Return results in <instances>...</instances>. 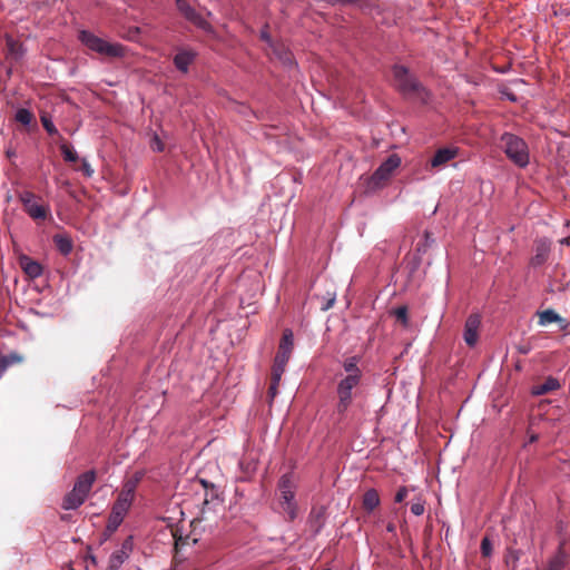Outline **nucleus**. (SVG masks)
<instances>
[{
  "mask_svg": "<svg viewBox=\"0 0 570 570\" xmlns=\"http://www.w3.org/2000/svg\"><path fill=\"white\" fill-rule=\"evenodd\" d=\"M358 357L357 356H351L344 360L343 362V368L346 373V375H356L362 376V371L357 366Z\"/></svg>",
  "mask_w": 570,
  "mask_h": 570,
  "instance_id": "27",
  "label": "nucleus"
},
{
  "mask_svg": "<svg viewBox=\"0 0 570 570\" xmlns=\"http://www.w3.org/2000/svg\"><path fill=\"white\" fill-rule=\"evenodd\" d=\"M176 7L183 16L187 14L193 8L187 0H176Z\"/></svg>",
  "mask_w": 570,
  "mask_h": 570,
  "instance_id": "35",
  "label": "nucleus"
},
{
  "mask_svg": "<svg viewBox=\"0 0 570 570\" xmlns=\"http://www.w3.org/2000/svg\"><path fill=\"white\" fill-rule=\"evenodd\" d=\"M184 18L202 30H212L210 23L205 18H203L194 8H191L189 12L184 16Z\"/></svg>",
  "mask_w": 570,
  "mask_h": 570,
  "instance_id": "23",
  "label": "nucleus"
},
{
  "mask_svg": "<svg viewBox=\"0 0 570 570\" xmlns=\"http://www.w3.org/2000/svg\"><path fill=\"white\" fill-rule=\"evenodd\" d=\"M131 549H132V541H131V537H129L128 539H126L124 541L120 550L127 551V554L129 556V552L131 551Z\"/></svg>",
  "mask_w": 570,
  "mask_h": 570,
  "instance_id": "43",
  "label": "nucleus"
},
{
  "mask_svg": "<svg viewBox=\"0 0 570 570\" xmlns=\"http://www.w3.org/2000/svg\"><path fill=\"white\" fill-rule=\"evenodd\" d=\"M309 522L311 527L317 533L321 530L324 522V509H313L309 514Z\"/></svg>",
  "mask_w": 570,
  "mask_h": 570,
  "instance_id": "28",
  "label": "nucleus"
},
{
  "mask_svg": "<svg viewBox=\"0 0 570 570\" xmlns=\"http://www.w3.org/2000/svg\"><path fill=\"white\" fill-rule=\"evenodd\" d=\"M7 48L9 57L14 60L20 59L23 56L24 51L22 45L10 37L7 38Z\"/></svg>",
  "mask_w": 570,
  "mask_h": 570,
  "instance_id": "26",
  "label": "nucleus"
},
{
  "mask_svg": "<svg viewBox=\"0 0 570 570\" xmlns=\"http://www.w3.org/2000/svg\"><path fill=\"white\" fill-rule=\"evenodd\" d=\"M380 495L375 489H368L363 494L362 504L364 510H366L367 512H372L374 509H376L380 505Z\"/></svg>",
  "mask_w": 570,
  "mask_h": 570,
  "instance_id": "21",
  "label": "nucleus"
},
{
  "mask_svg": "<svg viewBox=\"0 0 570 570\" xmlns=\"http://www.w3.org/2000/svg\"><path fill=\"white\" fill-rule=\"evenodd\" d=\"M362 376L356 375H345L337 383V413L344 414L347 409L351 406L353 401V390L357 387L361 383Z\"/></svg>",
  "mask_w": 570,
  "mask_h": 570,
  "instance_id": "7",
  "label": "nucleus"
},
{
  "mask_svg": "<svg viewBox=\"0 0 570 570\" xmlns=\"http://www.w3.org/2000/svg\"><path fill=\"white\" fill-rule=\"evenodd\" d=\"M560 387V383L557 379L550 376L542 384L533 386L532 393L534 395H544L549 392L556 391Z\"/></svg>",
  "mask_w": 570,
  "mask_h": 570,
  "instance_id": "22",
  "label": "nucleus"
},
{
  "mask_svg": "<svg viewBox=\"0 0 570 570\" xmlns=\"http://www.w3.org/2000/svg\"><path fill=\"white\" fill-rule=\"evenodd\" d=\"M58 141L60 142V150L63 156V159L67 163H76L79 157L78 154L73 150L72 146L69 145L62 136H59Z\"/></svg>",
  "mask_w": 570,
  "mask_h": 570,
  "instance_id": "24",
  "label": "nucleus"
},
{
  "mask_svg": "<svg viewBox=\"0 0 570 570\" xmlns=\"http://www.w3.org/2000/svg\"><path fill=\"white\" fill-rule=\"evenodd\" d=\"M538 317L540 326H546L550 323H559L561 330H566L569 326V323L551 308L538 312Z\"/></svg>",
  "mask_w": 570,
  "mask_h": 570,
  "instance_id": "16",
  "label": "nucleus"
},
{
  "mask_svg": "<svg viewBox=\"0 0 570 570\" xmlns=\"http://www.w3.org/2000/svg\"><path fill=\"white\" fill-rule=\"evenodd\" d=\"M176 7L183 16L187 14L193 8L187 0H176Z\"/></svg>",
  "mask_w": 570,
  "mask_h": 570,
  "instance_id": "36",
  "label": "nucleus"
},
{
  "mask_svg": "<svg viewBox=\"0 0 570 570\" xmlns=\"http://www.w3.org/2000/svg\"><path fill=\"white\" fill-rule=\"evenodd\" d=\"M38 199L40 198L36 194L27 190L19 195V200L23 206V210L33 220H46L50 216V207L38 203Z\"/></svg>",
  "mask_w": 570,
  "mask_h": 570,
  "instance_id": "8",
  "label": "nucleus"
},
{
  "mask_svg": "<svg viewBox=\"0 0 570 570\" xmlns=\"http://www.w3.org/2000/svg\"><path fill=\"white\" fill-rule=\"evenodd\" d=\"M296 483L291 473L284 474L278 481V504L289 521L297 515V504L295 502Z\"/></svg>",
  "mask_w": 570,
  "mask_h": 570,
  "instance_id": "3",
  "label": "nucleus"
},
{
  "mask_svg": "<svg viewBox=\"0 0 570 570\" xmlns=\"http://www.w3.org/2000/svg\"><path fill=\"white\" fill-rule=\"evenodd\" d=\"M86 500L85 495H81L80 493L76 492L75 489H72L69 493L66 494L62 501V508L65 510H75L79 508Z\"/></svg>",
  "mask_w": 570,
  "mask_h": 570,
  "instance_id": "19",
  "label": "nucleus"
},
{
  "mask_svg": "<svg viewBox=\"0 0 570 570\" xmlns=\"http://www.w3.org/2000/svg\"><path fill=\"white\" fill-rule=\"evenodd\" d=\"M79 170H81L86 177H91L95 173L90 164L85 158L81 160Z\"/></svg>",
  "mask_w": 570,
  "mask_h": 570,
  "instance_id": "39",
  "label": "nucleus"
},
{
  "mask_svg": "<svg viewBox=\"0 0 570 570\" xmlns=\"http://www.w3.org/2000/svg\"><path fill=\"white\" fill-rule=\"evenodd\" d=\"M196 58V52L193 50H180L174 57V65L176 68L186 73L188 71V67Z\"/></svg>",
  "mask_w": 570,
  "mask_h": 570,
  "instance_id": "18",
  "label": "nucleus"
},
{
  "mask_svg": "<svg viewBox=\"0 0 570 570\" xmlns=\"http://www.w3.org/2000/svg\"><path fill=\"white\" fill-rule=\"evenodd\" d=\"M521 556V552L518 550H509V554L507 557V562L509 563L510 560L513 562V569L515 568V563L519 561Z\"/></svg>",
  "mask_w": 570,
  "mask_h": 570,
  "instance_id": "41",
  "label": "nucleus"
},
{
  "mask_svg": "<svg viewBox=\"0 0 570 570\" xmlns=\"http://www.w3.org/2000/svg\"><path fill=\"white\" fill-rule=\"evenodd\" d=\"M424 503L421 502V501H417V502H413L411 504V512L414 514V515H422L424 513Z\"/></svg>",
  "mask_w": 570,
  "mask_h": 570,
  "instance_id": "38",
  "label": "nucleus"
},
{
  "mask_svg": "<svg viewBox=\"0 0 570 570\" xmlns=\"http://www.w3.org/2000/svg\"><path fill=\"white\" fill-rule=\"evenodd\" d=\"M40 120H41L43 128L50 136H57L58 138H59V136H61L58 132L57 128L55 127L53 122L51 121V119L48 115H42L40 117Z\"/></svg>",
  "mask_w": 570,
  "mask_h": 570,
  "instance_id": "33",
  "label": "nucleus"
},
{
  "mask_svg": "<svg viewBox=\"0 0 570 570\" xmlns=\"http://www.w3.org/2000/svg\"><path fill=\"white\" fill-rule=\"evenodd\" d=\"M7 156H8V158L13 157V156H14V151H12V150H7Z\"/></svg>",
  "mask_w": 570,
  "mask_h": 570,
  "instance_id": "51",
  "label": "nucleus"
},
{
  "mask_svg": "<svg viewBox=\"0 0 570 570\" xmlns=\"http://www.w3.org/2000/svg\"><path fill=\"white\" fill-rule=\"evenodd\" d=\"M127 558H128V554H127V551H125V550H117V551L112 552L109 558L107 570H118Z\"/></svg>",
  "mask_w": 570,
  "mask_h": 570,
  "instance_id": "25",
  "label": "nucleus"
},
{
  "mask_svg": "<svg viewBox=\"0 0 570 570\" xmlns=\"http://www.w3.org/2000/svg\"><path fill=\"white\" fill-rule=\"evenodd\" d=\"M86 500L85 495H81L80 493L76 492L75 489H72L69 493L66 494L62 501V508L65 510H75L79 508Z\"/></svg>",
  "mask_w": 570,
  "mask_h": 570,
  "instance_id": "20",
  "label": "nucleus"
},
{
  "mask_svg": "<svg viewBox=\"0 0 570 570\" xmlns=\"http://www.w3.org/2000/svg\"><path fill=\"white\" fill-rule=\"evenodd\" d=\"M535 440H537V435H532V436L530 438V442H534Z\"/></svg>",
  "mask_w": 570,
  "mask_h": 570,
  "instance_id": "52",
  "label": "nucleus"
},
{
  "mask_svg": "<svg viewBox=\"0 0 570 570\" xmlns=\"http://www.w3.org/2000/svg\"><path fill=\"white\" fill-rule=\"evenodd\" d=\"M153 148L155 150H158V151H163L164 150V144L160 141V139L158 138V136H155L154 137V145H153Z\"/></svg>",
  "mask_w": 570,
  "mask_h": 570,
  "instance_id": "45",
  "label": "nucleus"
},
{
  "mask_svg": "<svg viewBox=\"0 0 570 570\" xmlns=\"http://www.w3.org/2000/svg\"><path fill=\"white\" fill-rule=\"evenodd\" d=\"M386 530H387L390 533H395V532H396V525H395L393 522H390V523H387V525H386Z\"/></svg>",
  "mask_w": 570,
  "mask_h": 570,
  "instance_id": "47",
  "label": "nucleus"
},
{
  "mask_svg": "<svg viewBox=\"0 0 570 570\" xmlns=\"http://www.w3.org/2000/svg\"><path fill=\"white\" fill-rule=\"evenodd\" d=\"M124 517H125V514H121V513H119L117 511L111 510V513L109 515L108 523H107V530L109 532L116 531L117 528L122 522Z\"/></svg>",
  "mask_w": 570,
  "mask_h": 570,
  "instance_id": "30",
  "label": "nucleus"
},
{
  "mask_svg": "<svg viewBox=\"0 0 570 570\" xmlns=\"http://www.w3.org/2000/svg\"><path fill=\"white\" fill-rule=\"evenodd\" d=\"M362 376L356 375H345L337 383V413L344 414L347 409L351 406L353 401V390L357 387L361 383Z\"/></svg>",
  "mask_w": 570,
  "mask_h": 570,
  "instance_id": "6",
  "label": "nucleus"
},
{
  "mask_svg": "<svg viewBox=\"0 0 570 570\" xmlns=\"http://www.w3.org/2000/svg\"><path fill=\"white\" fill-rule=\"evenodd\" d=\"M519 352L522 353V354H527L529 352V347L527 346H520L519 347Z\"/></svg>",
  "mask_w": 570,
  "mask_h": 570,
  "instance_id": "50",
  "label": "nucleus"
},
{
  "mask_svg": "<svg viewBox=\"0 0 570 570\" xmlns=\"http://www.w3.org/2000/svg\"><path fill=\"white\" fill-rule=\"evenodd\" d=\"M33 119V114L26 108H20L16 114V120L26 126L30 125Z\"/></svg>",
  "mask_w": 570,
  "mask_h": 570,
  "instance_id": "32",
  "label": "nucleus"
},
{
  "mask_svg": "<svg viewBox=\"0 0 570 570\" xmlns=\"http://www.w3.org/2000/svg\"><path fill=\"white\" fill-rule=\"evenodd\" d=\"M294 346V338H293V332L288 328H286L283 332V336L281 338L278 351L275 355L276 358H279L281 361L288 362L292 351Z\"/></svg>",
  "mask_w": 570,
  "mask_h": 570,
  "instance_id": "12",
  "label": "nucleus"
},
{
  "mask_svg": "<svg viewBox=\"0 0 570 570\" xmlns=\"http://www.w3.org/2000/svg\"><path fill=\"white\" fill-rule=\"evenodd\" d=\"M278 393V385L269 384L268 391H267V397L268 402L272 403L275 399V396Z\"/></svg>",
  "mask_w": 570,
  "mask_h": 570,
  "instance_id": "42",
  "label": "nucleus"
},
{
  "mask_svg": "<svg viewBox=\"0 0 570 570\" xmlns=\"http://www.w3.org/2000/svg\"><path fill=\"white\" fill-rule=\"evenodd\" d=\"M407 492L409 491H407L406 487L399 488V490L396 491L395 497H394L395 502H397V503L403 502L407 497Z\"/></svg>",
  "mask_w": 570,
  "mask_h": 570,
  "instance_id": "40",
  "label": "nucleus"
},
{
  "mask_svg": "<svg viewBox=\"0 0 570 570\" xmlns=\"http://www.w3.org/2000/svg\"><path fill=\"white\" fill-rule=\"evenodd\" d=\"M19 266L23 271V273L31 279L38 278L41 276L43 269L40 263L32 259L27 255H21L19 257Z\"/></svg>",
  "mask_w": 570,
  "mask_h": 570,
  "instance_id": "14",
  "label": "nucleus"
},
{
  "mask_svg": "<svg viewBox=\"0 0 570 570\" xmlns=\"http://www.w3.org/2000/svg\"><path fill=\"white\" fill-rule=\"evenodd\" d=\"M139 481L140 476L136 474L134 478L127 480L124 483L122 489L118 495V499L112 505L114 511H117L126 515L135 498L136 488Z\"/></svg>",
  "mask_w": 570,
  "mask_h": 570,
  "instance_id": "9",
  "label": "nucleus"
},
{
  "mask_svg": "<svg viewBox=\"0 0 570 570\" xmlns=\"http://www.w3.org/2000/svg\"><path fill=\"white\" fill-rule=\"evenodd\" d=\"M481 325V316L479 314H471L464 324L463 338L466 345L473 347L479 340V328Z\"/></svg>",
  "mask_w": 570,
  "mask_h": 570,
  "instance_id": "11",
  "label": "nucleus"
},
{
  "mask_svg": "<svg viewBox=\"0 0 570 570\" xmlns=\"http://www.w3.org/2000/svg\"><path fill=\"white\" fill-rule=\"evenodd\" d=\"M266 50L271 59L278 60L286 67H293L295 65L292 52L283 42H271V47Z\"/></svg>",
  "mask_w": 570,
  "mask_h": 570,
  "instance_id": "10",
  "label": "nucleus"
},
{
  "mask_svg": "<svg viewBox=\"0 0 570 570\" xmlns=\"http://www.w3.org/2000/svg\"><path fill=\"white\" fill-rule=\"evenodd\" d=\"M392 72L394 87L405 98H415L423 102L428 100V90L413 75L410 73L407 68L395 65Z\"/></svg>",
  "mask_w": 570,
  "mask_h": 570,
  "instance_id": "1",
  "label": "nucleus"
},
{
  "mask_svg": "<svg viewBox=\"0 0 570 570\" xmlns=\"http://www.w3.org/2000/svg\"><path fill=\"white\" fill-rule=\"evenodd\" d=\"M481 553L483 557H490L492 553V543L488 537L481 541Z\"/></svg>",
  "mask_w": 570,
  "mask_h": 570,
  "instance_id": "34",
  "label": "nucleus"
},
{
  "mask_svg": "<svg viewBox=\"0 0 570 570\" xmlns=\"http://www.w3.org/2000/svg\"><path fill=\"white\" fill-rule=\"evenodd\" d=\"M501 147L507 157L517 166L525 167L529 164L528 146L522 138L505 132L501 136Z\"/></svg>",
  "mask_w": 570,
  "mask_h": 570,
  "instance_id": "4",
  "label": "nucleus"
},
{
  "mask_svg": "<svg viewBox=\"0 0 570 570\" xmlns=\"http://www.w3.org/2000/svg\"><path fill=\"white\" fill-rule=\"evenodd\" d=\"M187 539L188 538L183 539L181 537L176 538V546L178 547L179 544H185Z\"/></svg>",
  "mask_w": 570,
  "mask_h": 570,
  "instance_id": "49",
  "label": "nucleus"
},
{
  "mask_svg": "<svg viewBox=\"0 0 570 570\" xmlns=\"http://www.w3.org/2000/svg\"><path fill=\"white\" fill-rule=\"evenodd\" d=\"M286 364H287V362H286V361H283V360H282V362H281V360H279V358H276V357H275V358H274V364H273V366H272V371H273V372H277V373L283 374V373H284V371H285Z\"/></svg>",
  "mask_w": 570,
  "mask_h": 570,
  "instance_id": "37",
  "label": "nucleus"
},
{
  "mask_svg": "<svg viewBox=\"0 0 570 570\" xmlns=\"http://www.w3.org/2000/svg\"><path fill=\"white\" fill-rule=\"evenodd\" d=\"M551 246L550 243L546 239H538L535 242V254L531 258V265L540 266L544 264L548 259Z\"/></svg>",
  "mask_w": 570,
  "mask_h": 570,
  "instance_id": "17",
  "label": "nucleus"
},
{
  "mask_svg": "<svg viewBox=\"0 0 570 570\" xmlns=\"http://www.w3.org/2000/svg\"><path fill=\"white\" fill-rule=\"evenodd\" d=\"M261 38L266 41L268 48L271 47V42H274L272 39H271V36L268 35L267 30H262L261 31Z\"/></svg>",
  "mask_w": 570,
  "mask_h": 570,
  "instance_id": "46",
  "label": "nucleus"
},
{
  "mask_svg": "<svg viewBox=\"0 0 570 570\" xmlns=\"http://www.w3.org/2000/svg\"><path fill=\"white\" fill-rule=\"evenodd\" d=\"M458 156V148H440L430 160L432 168H441Z\"/></svg>",
  "mask_w": 570,
  "mask_h": 570,
  "instance_id": "13",
  "label": "nucleus"
},
{
  "mask_svg": "<svg viewBox=\"0 0 570 570\" xmlns=\"http://www.w3.org/2000/svg\"><path fill=\"white\" fill-rule=\"evenodd\" d=\"M401 165V158L390 155L385 161L367 178L366 190L375 191L386 185L393 171Z\"/></svg>",
  "mask_w": 570,
  "mask_h": 570,
  "instance_id": "5",
  "label": "nucleus"
},
{
  "mask_svg": "<svg viewBox=\"0 0 570 570\" xmlns=\"http://www.w3.org/2000/svg\"><path fill=\"white\" fill-rule=\"evenodd\" d=\"M53 242L58 250L63 255H68L72 250V243L66 236L55 235Z\"/></svg>",
  "mask_w": 570,
  "mask_h": 570,
  "instance_id": "29",
  "label": "nucleus"
},
{
  "mask_svg": "<svg viewBox=\"0 0 570 570\" xmlns=\"http://www.w3.org/2000/svg\"><path fill=\"white\" fill-rule=\"evenodd\" d=\"M80 42L91 51L110 58H120L125 56V47L120 43L108 42L90 31L81 30L78 36Z\"/></svg>",
  "mask_w": 570,
  "mask_h": 570,
  "instance_id": "2",
  "label": "nucleus"
},
{
  "mask_svg": "<svg viewBox=\"0 0 570 570\" xmlns=\"http://www.w3.org/2000/svg\"><path fill=\"white\" fill-rule=\"evenodd\" d=\"M392 314L404 327L409 325V311L405 305L396 307Z\"/></svg>",
  "mask_w": 570,
  "mask_h": 570,
  "instance_id": "31",
  "label": "nucleus"
},
{
  "mask_svg": "<svg viewBox=\"0 0 570 570\" xmlns=\"http://www.w3.org/2000/svg\"><path fill=\"white\" fill-rule=\"evenodd\" d=\"M282 375L281 373H277V372H271V383L274 384V385H278L279 384V381L282 379Z\"/></svg>",
  "mask_w": 570,
  "mask_h": 570,
  "instance_id": "44",
  "label": "nucleus"
},
{
  "mask_svg": "<svg viewBox=\"0 0 570 570\" xmlns=\"http://www.w3.org/2000/svg\"><path fill=\"white\" fill-rule=\"evenodd\" d=\"M334 302H335V297H332L331 299H328L326 305L323 307V309L324 311L330 309L334 305Z\"/></svg>",
  "mask_w": 570,
  "mask_h": 570,
  "instance_id": "48",
  "label": "nucleus"
},
{
  "mask_svg": "<svg viewBox=\"0 0 570 570\" xmlns=\"http://www.w3.org/2000/svg\"><path fill=\"white\" fill-rule=\"evenodd\" d=\"M95 480L96 472L94 470L87 471L77 478L73 489L76 490V492L87 498L94 485Z\"/></svg>",
  "mask_w": 570,
  "mask_h": 570,
  "instance_id": "15",
  "label": "nucleus"
}]
</instances>
